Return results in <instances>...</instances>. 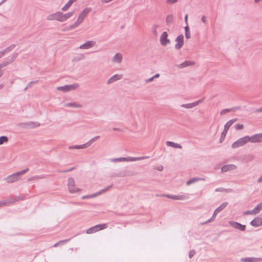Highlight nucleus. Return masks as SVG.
I'll return each mask as SVG.
<instances>
[{"mask_svg":"<svg viewBox=\"0 0 262 262\" xmlns=\"http://www.w3.org/2000/svg\"><path fill=\"white\" fill-rule=\"evenodd\" d=\"M242 262H260L262 261L260 257H245L241 259Z\"/></svg>","mask_w":262,"mask_h":262,"instance_id":"4468645a","label":"nucleus"},{"mask_svg":"<svg viewBox=\"0 0 262 262\" xmlns=\"http://www.w3.org/2000/svg\"><path fill=\"white\" fill-rule=\"evenodd\" d=\"M8 141V138L7 136H3L0 137V145H2L5 142Z\"/></svg>","mask_w":262,"mask_h":262,"instance_id":"c03bdc74","label":"nucleus"},{"mask_svg":"<svg viewBox=\"0 0 262 262\" xmlns=\"http://www.w3.org/2000/svg\"><path fill=\"white\" fill-rule=\"evenodd\" d=\"M232 109H230V108H226V109H224L223 110L221 113H220V115H224V114L226 113H228V112H230L231 111H232Z\"/></svg>","mask_w":262,"mask_h":262,"instance_id":"603ef678","label":"nucleus"},{"mask_svg":"<svg viewBox=\"0 0 262 262\" xmlns=\"http://www.w3.org/2000/svg\"><path fill=\"white\" fill-rule=\"evenodd\" d=\"M228 224L235 229H238L241 231H244L246 230V225H242L239 223L230 221L228 222Z\"/></svg>","mask_w":262,"mask_h":262,"instance_id":"0eeeda50","label":"nucleus"},{"mask_svg":"<svg viewBox=\"0 0 262 262\" xmlns=\"http://www.w3.org/2000/svg\"><path fill=\"white\" fill-rule=\"evenodd\" d=\"M74 14V11H71L67 13L63 14L62 12V22H63L66 20H67L69 18L72 16Z\"/></svg>","mask_w":262,"mask_h":262,"instance_id":"6ab92c4d","label":"nucleus"},{"mask_svg":"<svg viewBox=\"0 0 262 262\" xmlns=\"http://www.w3.org/2000/svg\"><path fill=\"white\" fill-rule=\"evenodd\" d=\"M168 34L166 32H163L160 37L161 44L165 46L167 44L170 43V40L167 38Z\"/></svg>","mask_w":262,"mask_h":262,"instance_id":"9d476101","label":"nucleus"},{"mask_svg":"<svg viewBox=\"0 0 262 262\" xmlns=\"http://www.w3.org/2000/svg\"><path fill=\"white\" fill-rule=\"evenodd\" d=\"M194 64V63L191 61L186 60L184 62H183V63L179 64L178 66V67L179 68H185V67H187L189 66L193 65Z\"/></svg>","mask_w":262,"mask_h":262,"instance_id":"5701e85b","label":"nucleus"},{"mask_svg":"<svg viewBox=\"0 0 262 262\" xmlns=\"http://www.w3.org/2000/svg\"><path fill=\"white\" fill-rule=\"evenodd\" d=\"M153 80H154V77L152 76V77L146 79L145 80V81L146 83H148V82H150L152 81Z\"/></svg>","mask_w":262,"mask_h":262,"instance_id":"774afa93","label":"nucleus"},{"mask_svg":"<svg viewBox=\"0 0 262 262\" xmlns=\"http://www.w3.org/2000/svg\"><path fill=\"white\" fill-rule=\"evenodd\" d=\"M236 166L234 164H227L223 166L221 168L222 172H227L235 169Z\"/></svg>","mask_w":262,"mask_h":262,"instance_id":"2eb2a0df","label":"nucleus"},{"mask_svg":"<svg viewBox=\"0 0 262 262\" xmlns=\"http://www.w3.org/2000/svg\"><path fill=\"white\" fill-rule=\"evenodd\" d=\"M254 211V210H248V211H246L245 212H244V214L245 215H249V214H256V213H255V212H253Z\"/></svg>","mask_w":262,"mask_h":262,"instance_id":"6e6d98bb","label":"nucleus"},{"mask_svg":"<svg viewBox=\"0 0 262 262\" xmlns=\"http://www.w3.org/2000/svg\"><path fill=\"white\" fill-rule=\"evenodd\" d=\"M228 202H224L219 207H217L216 209V211H219V212L223 210L226 206L228 205Z\"/></svg>","mask_w":262,"mask_h":262,"instance_id":"f704fd0d","label":"nucleus"},{"mask_svg":"<svg viewBox=\"0 0 262 262\" xmlns=\"http://www.w3.org/2000/svg\"><path fill=\"white\" fill-rule=\"evenodd\" d=\"M77 26L76 25V24L74 23L71 25H70L68 27H67L64 30L65 31H70V30H73L76 28H77Z\"/></svg>","mask_w":262,"mask_h":262,"instance_id":"09e8293b","label":"nucleus"},{"mask_svg":"<svg viewBox=\"0 0 262 262\" xmlns=\"http://www.w3.org/2000/svg\"><path fill=\"white\" fill-rule=\"evenodd\" d=\"M195 254V251L194 250H191L189 251V254H188V257L189 258H191Z\"/></svg>","mask_w":262,"mask_h":262,"instance_id":"5fc2aeb1","label":"nucleus"},{"mask_svg":"<svg viewBox=\"0 0 262 262\" xmlns=\"http://www.w3.org/2000/svg\"><path fill=\"white\" fill-rule=\"evenodd\" d=\"M113 184L110 185L106 187V188L96 192L97 196L107 191L110 188H111L113 187Z\"/></svg>","mask_w":262,"mask_h":262,"instance_id":"cd10ccee","label":"nucleus"},{"mask_svg":"<svg viewBox=\"0 0 262 262\" xmlns=\"http://www.w3.org/2000/svg\"><path fill=\"white\" fill-rule=\"evenodd\" d=\"M148 158V157H146V156H143V157H132L131 160H132V161H136L144 160V159H145Z\"/></svg>","mask_w":262,"mask_h":262,"instance_id":"37998d69","label":"nucleus"},{"mask_svg":"<svg viewBox=\"0 0 262 262\" xmlns=\"http://www.w3.org/2000/svg\"><path fill=\"white\" fill-rule=\"evenodd\" d=\"M86 147H87L85 143L82 145L70 146L69 147V148L70 149H81V148H86Z\"/></svg>","mask_w":262,"mask_h":262,"instance_id":"72a5a7b5","label":"nucleus"},{"mask_svg":"<svg viewBox=\"0 0 262 262\" xmlns=\"http://www.w3.org/2000/svg\"><path fill=\"white\" fill-rule=\"evenodd\" d=\"M177 1H178V0H167L166 2L168 4H172L176 3Z\"/></svg>","mask_w":262,"mask_h":262,"instance_id":"e2e57ef3","label":"nucleus"},{"mask_svg":"<svg viewBox=\"0 0 262 262\" xmlns=\"http://www.w3.org/2000/svg\"><path fill=\"white\" fill-rule=\"evenodd\" d=\"M38 80L36 81H31L27 85V86L25 88V90H26L28 88H30L32 84H36L38 82Z\"/></svg>","mask_w":262,"mask_h":262,"instance_id":"4d7b16f0","label":"nucleus"},{"mask_svg":"<svg viewBox=\"0 0 262 262\" xmlns=\"http://www.w3.org/2000/svg\"><path fill=\"white\" fill-rule=\"evenodd\" d=\"M250 225L254 227H257L262 225V217H256L250 222Z\"/></svg>","mask_w":262,"mask_h":262,"instance_id":"9b49d317","label":"nucleus"},{"mask_svg":"<svg viewBox=\"0 0 262 262\" xmlns=\"http://www.w3.org/2000/svg\"><path fill=\"white\" fill-rule=\"evenodd\" d=\"M96 226L98 231L105 229L107 227V225L106 224H99L97 225Z\"/></svg>","mask_w":262,"mask_h":262,"instance_id":"a18cd8bd","label":"nucleus"},{"mask_svg":"<svg viewBox=\"0 0 262 262\" xmlns=\"http://www.w3.org/2000/svg\"><path fill=\"white\" fill-rule=\"evenodd\" d=\"M68 86L69 87V91H70L71 90H74L76 89L79 86V84L77 83H74L72 84L68 85Z\"/></svg>","mask_w":262,"mask_h":262,"instance_id":"ea45409f","label":"nucleus"},{"mask_svg":"<svg viewBox=\"0 0 262 262\" xmlns=\"http://www.w3.org/2000/svg\"><path fill=\"white\" fill-rule=\"evenodd\" d=\"M158 25H154L152 27V33L155 36L157 35V29L158 28Z\"/></svg>","mask_w":262,"mask_h":262,"instance_id":"8fccbe9b","label":"nucleus"},{"mask_svg":"<svg viewBox=\"0 0 262 262\" xmlns=\"http://www.w3.org/2000/svg\"><path fill=\"white\" fill-rule=\"evenodd\" d=\"M195 103L194 102L187 104H183L181 105V107H185L187 108H191L195 106Z\"/></svg>","mask_w":262,"mask_h":262,"instance_id":"e433bc0d","label":"nucleus"},{"mask_svg":"<svg viewBox=\"0 0 262 262\" xmlns=\"http://www.w3.org/2000/svg\"><path fill=\"white\" fill-rule=\"evenodd\" d=\"M201 20L204 23V24H206V17L205 16L203 15L202 16V18H201Z\"/></svg>","mask_w":262,"mask_h":262,"instance_id":"338daca9","label":"nucleus"},{"mask_svg":"<svg viewBox=\"0 0 262 262\" xmlns=\"http://www.w3.org/2000/svg\"><path fill=\"white\" fill-rule=\"evenodd\" d=\"M122 75L119 74H115L110 77L107 81V84H110L117 80H120L122 78Z\"/></svg>","mask_w":262,"mask_h":262,"instance_id":"dca6fc26","label":"nucleus"},{"mask_svg":"<svg viewBox=\"0 0 262 262\" xmlns=\"http://www.w3.org/2000/svg\"><path fill=\"white\" fill-rule=\"evenodd\" d=\"M84 18L79 15L77 20L75 23L77 27H78L83 21Z\"/></svg>","mask_w":262,"mask_h":262,"instance_id":"79ce46f5","label":"nucleus"},{"mask_svg":"<svg viewBox=\"0 0 262 262\" xmlns=\"http://www.w3.org/2000/svg\"><path fill=\"white\" fill-rule=\"evenodd\" d=\"M250 141V137L248 136H245L242 137L236 141L234 142L231 145L232 148H236L242 146L246 144L247 143L249 142Z\"/></svg>","mask_w":262,"mask_h":262,"instance_id":"f03ea898","label":"nucleus"},{"mask_svg":"<svg viewBox=\"0 0 262 262\" xmlns=\"http://www.w3.org/2000/svg\"><path fill=\"white\" fill-rule=\"evenodd\" d=\"M70 239L69 238V239H64V240L60 241L59 242L55 244L54 245V247H56L58 246L59 244H66L68 242L70 241Z\"/></svg>","mask_w":262,"mask_h":262,"instance_id":"de8ad7c7","label":"nucleus"},{"mask_svg":"<svg viewBox=\"0 0 262 262\" xmlns=\"http://www.w3.org/2000/svg\"><path fill=\"white\" fill-rule=\"evenodd\" d=\"M15 46H16V45L15 44H12L11 46H10L9 47L6 48L3 51H2V52L3 53V55H4L5 54L8 53L9 52L12 51Z\"/></svg>","mask_w":262,"mask_h":262,"instance_id":"bb28decb","label":"nucleus"},{"mask_svg":"<svg viewBox=\"0 0 262 262\" xmlns=\"http://www.w3.org/2000/svg\"><path fill=\"white\" fill-rule=\"evenodd\" d=\"M131 172L127 170H123L118 173H114L112 177H125L131 175Z\"/></svg>","mask_w":262,"mask_h":262,"instance_id":"f8f14e48","label":"nucleus"},{"mask_svg":"<svg viewBox=\"0 0 262 262\" xmlns=\"http://www.w3.org/2000/svg\"><path fill=\"white\" fill-rule=\"evenodd\" d=\"M166 144V145H167L168 146L172 147H174V148H180V149L182 148V146L180 144L174 143L173 142L167 141Z\"/></svg>","mask_w":262,"mask_h":262,"instance_id":"b1692460","label":"nucleus"},{"mask_svg":"<svg viewBox=\"0 0 262 262\" xmlns=\"http://www.w3.org/2000/svg\"><path fill=\"white\" fill-rule=\"evenodd\" d=\"M132 157H121V158H114L112 159L111 160V162H128V161H131L132 162Z\"/></svg>","mask_w":262,"mask_h":262,"instance_id":"f3484780","label":"nucleus"},{"mask_svg":"<svg viewBox=\"0 0 262 262\" xmlns=\"http://www.w3.org/2000/svg\"><path fill=\"white\" fill-rule=\"evenodd\" d=\"M96 44V42L94 41H88L80 45L79 47L80 49H90L93 46H94Z\"/></svg>","mask_w":262,"mask_h":262,"instance_id":"ddd939ff","label":"nucleus"},{"mask_svg":"<svg viewBox=\"0 0 262 262\" xmlns=\"http://www.w3.org/2000/svg\"><path fill=\"white\" fill-rule=\"evenodd\" d=\"M219 211H216V209H215L213 212V214L212 216V217L209 219V220H208L207 221L202 223V225H204L205 224H207L208 223H209V222H211L212 221H213V220H214L215 218L216 217V214L219 213Z\"/></svg>","mask_w":262,"mask_h":262,"instance_id":"c756f323","label":"nucleus"},{"mask_svg":"<svg viewBox=\"0 0 262 262\" xmlns=\"http://www.w3.org/2000/svg\"><path fill=\"white\" fill-rule=\"evenodd\" d=\"M19 199L15 197H10L7 199L0 201V208L5 206L9 205L18 201Z\"/></svg>","mask_w":262,"mask_h":262,"instance_id":"423d86ee","label":"nucleus"},{"mask_svg":"<svg viewBox=\"0 0 262 262\" xmlns=\"http://www.w3.org/2000/svg\"><path fill=\"white\" fill-rule=\"evenodd\" d=\"M99 138H100V137L99 136H96V137H94V138H93L91 140H90V141H89L88 142H86L85 143L86 147H88L90 146L92 144L93 142L97 140Z\"/></svg>","mask_w":262,"mask_h":262,"instance_id":"473e14b6","label":"nucleus"},{"mask_svg":"<svg viewBox=\"0 0 262 262\" xmlns=\"http://www.w3.org/2000/svg\"><path fill=\"white\" fill-rule=\"evenodd\" d=\"M155 169L159 170V171H162L163 169V166L161 165H159L158 166H156Z\"/></svg>","mask_w":262,"mask_h":262,"instance_id":"052dcab7","label":"nucleus"},{"mask_svg":"<svg viewBox=\"0 0 262 262\" xmlns=\"http://www.w3.org/2000/svg\"><path fill=\"white\" fill-rule=\"evenodd\" d=\"M84 18L79 15L77 20L75 23L77 27H78L83 21Z\"/></svg>","mask_w":262,"mask_h":262,"instance_id":"a19ab883","label":"nucleus"},{"mask_svg":"<svg viewBox=\"0 0 262 262\" xmlns=\"http://www.w3.org/2000/svg\"><path fill=\"white\" fill-rule=\"evenodd\" d=\"M10 62L9 60L7 61H4L2 62L1 64H0V69L2 70V69L7 66H8L9 64H10Z\"/></svg>","mask_w":262,"mask_h":262,"instance_id":"3c124183","label":"nucleus"},{"mask_svg":"<svg viewBox=\"0 0 262 262\" xmlns=\"http://www.w3.org/2000/svg\"><path fill=\"white\" fill-rule=\"evenodd\" d=\"M234 127L236 130H240L244 128V125L241 124H237L234 126Z\"/></svg>","mask_w":262,"mask_h":262,"instance_id":"864d4df0","label":"nucleus"},{"mask_svg":"<svg viewBox=\"0 0 262 262\" xmlns=\"http://www.w3.org/2000/svg\"><path fill=\"white\" fill-rule=\"evenodd\" d=\"M166 25L170 26L173 23V16L172 15H168L166 18Z\"/></svg>","mask_w":262,"mask_h":262,"instance_id":"c85d7f7f","label":"nucleus"},{"mask_svg":"<svg viewBox=\"0 0 262 262\" xmlns=\"http://www.w3.org/2000/svg\"><path fill=\"white\" fill-rule=\"evenodd\" d=\"M249 142L252 143H257L262 142V133L256 134L251 137H250Z\"/></svg>","mask_w":262,"mask_h":262,"instance_id":"1a4fd4ad","label":"nucleus"},{"mask_svg":"<svg viewBox=\"0 0 262 262\" xmlns=\"http://www.w3.org/2000/svg\"><path fill=\"white\" fill-rule=\"evenodd\" d=\"M256 214L258 213L262 210V203H260L256 205V206L253 209Z\"/></svg>","mask_w":262,"mask_h":262,"instance_id":"2f4dec72","label":"nucleus"},{"mask_svg":"<svg viewBox=\"0 0 262 262\" xmlns=\"http://www.w3.org/2000/svg\"><path fill=\"white\" fill-rule=\"evenodd\" d=\"M43 178H44V177H43V176H33L32 177L29 178L28 179V181H33V180H34L41 179H42Z\"/></svg>","mask_w":262,"mask_h":262,"instance_id":"49530a36","label":"nucleus"},{"mask_svg":"<svg viewBox=\"0 0 262 262\" xmlns=\"http://www.w3.org/2000/svg\"><path fill=\"white\" fill-rule=\"evenodd\" d=\"M205 178H192L187 182L186 185H190V184L194 183L195 182H196L199 181H205Z\"/></svg>","mask_w":262,"mask_h":262,"instance_id":"aec40b11","label":"nucleus"},{"mask_svg":"<svg viewBox=\"0 0 262 262\" xmlns=\"http://www.w3.org/2000/svg\"><path fill=\"white\" fill-rule=\"evenodd\" d=\"M62 12L60 11L57 12L55 13L51 14L47 17V19L49 20H56L62 22Z\"/></svg>","mask_w":262,"mask_h":262,"instance_id":"39448f33","label":"nucleus"},{"mask_svg":"<svg viewBox=\"0 0 262 262\" xmlns=\"http://www.w3.org/2000/svg\"><path fill=\"white\" fill-rule=\"evenodd\" d=\"M187 198V196L184 195H177V200H185Z\"/></svg>","mask_w":262,"mask_h":262,"instance_id":"13d9d810","label":"nucleus"},{"mask_svg":"<svg viewBox=\"0 0 262 262\" xmlns=\"http://www.w3.org/2000/svg\"><path fill=\"white\" fill-rule=\"evenodd\" d=\"M254 113H261L262 112V107L259 108H257L253 112Z\"/></svg>","mask_w":262,"mask_h":262,"instance_id":"69168bd1","label":"nucleus"},{"mask_svg":"<svg viewBox=\"0 0 262 262\" xmlns=\"http://www.w3.org/2000/svg\"><path fill=\"white\" fill-rule=\"evenodd\" d=\"M29 170V169L27 168L23 170L14 173L10 176H8L6 179V180L8 183H9L16 182L20 179V176L26 173Z\"/></svg>","mask_w":262,"mask_h":262,"instance_id":"f257e3e1","label":"nucleus"},{"mask_svg":"<svg viewBox=\"0 0 262 262\" xmlns=\"http://www.w3.org/2000/svg\"><path fill=\"white\" fill-rule=\"evenodd\" d=\"M64 106L66 107H77V108L82 107L81 104L77 103L76 102L67 103L64 104Z\"/></svg>","mask_w":262,"mask_h":262,"instance_id":"393cba45","label":"nucleus"},{"mask_svg":"<svg viewBox=\"0 0 262 262\" xmlns=\"http://www.w3.org/2000/svg\"><path fill=\"white\" fill-rule=\"evenodd\" d=\"M177 43L175 45V48L180 50L184 45V36L182 34L179 35L175 40Z\"/></svg>","mask_w":262,"mask_h":262,"instance_id":"6e6552de","label":"nucleus"},{"mask_svg":"<svg viewBox=\"0 0 262 262\" xmlns=\"http://www.w3.org/2000/svg\"><path fill=\"white\" fill-rule=\"evenodd\" d=\"M40 126V123L37 122H21L17 124V126L21 128H33Z\"/></svg>","mask_w":262,"mask_h":262,"instance_id":"7ed1b4c3","label":"nucleus"},{"mask_svg":"<svg viewBox=\"0 0 262 262\" xmlns=\"http://www.w3.org/2000/svg\"><path fill=\"white\" fill-rule=\"evenodd\" d=\"M92 8L86 7L84 8L80 13L79 16L85 18L86 16L91 11Z\"/></svg>","mask_w":262,"mask_h":262,"instance_id":"a211bd4d","label":"nucleus"},{"mask_svg":"<svg viewBox=\"0 0 262 262\" xmlns=\"http://www.w3.org/2000/svg\"><path fill=\"white\" fill-rule=\"evenodd\" d=\"M185 37L187 39H189L191 37V35H190V31H187V32H185Z\"/></svg>","mask_w":262,"mask_h":262,"instance_id":"680f3d73","label":"nucleus"},{"mask_svg":"<svg viewBox=\"0 0 262 262\" xmlns=\"http://www.w3.org/2000/svg\"><path fill=\"white\" fill-rule=\"evenodd\" d=\"M122 60V56L121 54L118 53H116L113 58V61L117 63H120Z\"/></svg>","mask_w":262,"mask_h":262,"instance_id":"412c9836","label":"nucleus"},{"mask_svg":"<svg viewBox=\"0 0 262 262\" xmlns=\"http://www.w3.org/2000/svg\"><path fill=\"white\" fill-rule=\"evenodd\" d=\"M237 120V119H233L229 120L228 121L224 126V130H226V132H228V129H229L230 127Z\"/></svg>","mask_w":262,"mask_h":262,"instance_id":"4be33fe9","label":"nucleus"},{"mask_svg":"<svg viewBox=\"0 0 262 262\" xmlns=\"http://www.w3.org/2000/svg\"><path fill=\"white\" fill-rule=\"evenodd\" d=\"M77 0H69L68 3L62 8L61 10L63 11H67L73 3Z\"/></svg>","mask_w":262,"mask_h":262,"instance_id":"a878e982","label":"nucleus"},{"mask_svg":"<svg viewBox=\"0 0 262 262\" xmlns=\"http://www.w3.org/2000/svg\"><path fill=\"white\" fill-rule=\"evenodd\" d=\"M97 231H98L97 229V226L96 225V226H94L88 229V230H86V233L87 234H92V233H95Z\"/></svg>","mask_w":262,"mask_h":262,"instance_id":"7c9ffc66","label":"nucleus"},{"mask_svg":"<svg viewBox=\"0 0 262 262\" xmlns=\"http://www.w3.org/2000/svg\"><path fill=\"white\" fill-rule=\"evenodd\" d=\"M225 191H226V189L222 188V187L217 188L215 189V191H216V192H224Z\"/></svg>","mask_w":262,"mask_h":262,"instance_id":"bf43d9fd","label":"nucleus"},{"mask_svg":"<svg viewBox=\"0 0 262 262\" xmlns=\"http://www.w3.org/2000/svg\"><path fill=\"white\" fill-rule=\"evenodd\" d=\"M204 98H202V99L199 100L198 101L194 102V103L196 104L195 106H197L198 105H199L202 102H203L204 101Z\"/></svg>","mask_w":262,"mask_h":262,"instance_id":"0e129e2a","label":"nucleus"},{"mask_svg":"<svg viewBox=\"0 0 262 262\" xmlns=\"http://www.w3.org/2000/svg\"><path fill=\"white\" fill-rule=\"evenodd\" d=\"M228 132H226V130H224L222 132V134H221V136L220 137V143H222L223 142V141L224 140L225 137H226V136L227 135V133Z\"/></svg>","mask_w":262,"mask_h":262,"instance_id":"58836bf2","label":"nucleus"},{"mask_svg":"<svg viewBox=\"0 0 262 262\" xmlns=\"http://www.w3.org/2000/svg\"><path fill=\"white\" fill-rule=\"evenodd\" d=\"M57 90L58 91H61L64 92H69V87L68 86V85L58 86L57 88Z\"/></svg>","mask_w":262,"mask_h":262,"instance_id":"c9c22d12","label":"nucleus"},{"mask_svg":"<svg viewBox=\"0 0 262 262\" xmlns=\"http://www.w3.org/2000/svg\"><path fill=\"white\" fill-rule=\"evenodd\" d=\"M68 186L69 191L71 193H74L81 191L80 188H74L75 186V180L73 178H70L68 179Z\"/></svg>","mask_w":262,"mask_h":262,"instance_id":"20e7f679","label":"nucleus"},{"mask_svg":"<svg viewBox=\"0 0 262 262\" xmlns=\"http://www.w3.org/2000/svg\"><path fill=\"white\" fill-rule=\"evenodd\" d=\"M17 56H18V53H14L12 55H11V56H10L9 57V59H8V60H9V61L11 63H12V62H13L15 60V59L16 58Z\"/></svg>","mask_w":262,"mask_h":262,"instance_id":"4c0bfd02","label":"nucleus"}]
</instances>
